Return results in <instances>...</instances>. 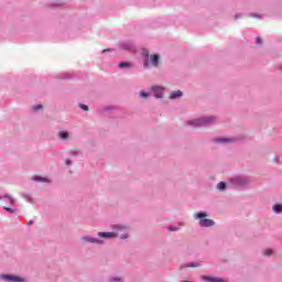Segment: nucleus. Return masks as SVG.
I'll list each match as a JSON object with an SVG mask.
<instances>
[{
  "instance_id": "nucleus-1",
  "label": "nucleus",
  "mask_w": 282,
  "mask_h": 282,
  "mask_svg": "<svg viewBox=\"0 0 282 282\" xmlns=\"http://www.w3.org/2000/svg\"><path fill=\"white\" fill-rule=\"evenodd\" d=\"M195 219H199V226L203 228H210V226H215V221L213 219H208V214L204 212H198L194 214Z\"/></svg>"
},
{
  "instance_id": "nucleus-2",
  "label": "nucleus",
  "mask_w": 282,
  "mask_h": 282,
  "mask_svg": "<svg viewBox=\"0 0 282 282\" xmlns=\"http://www.w3.org/2000/svg\"><path fill=\"white\" fill-rule=\"evenodd\" d=\"M213 122H215V118L203 117L200 119H195L193 121H189V124H192V127H204V124H213Z\"/></svg>"
},
{
  "instance_id": "nucleus-3",
  "label": "nucleus",
  "mask_w": 282,
  "mask_h": 282,
  "mask_svg": "<svg viewBox=\"0 0 282 282\" xmlns=\"http://www.w3.org/2000/svg\"><path fill=\"white\" fill-rule=\"evenodd\" d=\"M0 279L9 282H25L23 278L17 276V275H10V274H2L0 275Z\"/></svg>"
},
{
  "instance_id": "nucleus-4",
  "label": "nucleus",
  "mask_w": 282,
  "mask_h": 282,
  "mask_svg": "<svg viewBox=\"0 0 282 282\" xmlns=\"http://www.w3.org/2000/svg\"><path fill=\"white\" fill-rule=\"evenodd\" d=\"M98 237H104L106 239H113V238L118 237V234H116V232H99Z\"/></svg>"
},
{
  "instance_id": "nucleus-5",
  "label": "nucleus",
  "mask_w": 282,
  "mask_h": 282,
  "mask_svg": "<svg viewBox=\"0 0 282 282\" xmlns=\"http://www.w3.org/2000/svg\"><path fill=\"white\" fill-rule=\"evenodd\" d=\"M150 61L153 67H158V65H160V55L158 54L151 55Z\"/></svg>"
},
{
  "instance_id": "nucleus-6",
  "label": "nucleus",
  "mask_w": 282,
  "mask_h": 282,
  "mask_svg": "<svg viewBox=\"0 0 282 282\" xmlns=\"http://www.w3.org/2000/svg\"><path fill=\"white\" fill-rule=\"evenodd\" d=\"M203 281H207V282H224V280L219 279V278H215V276H206L203 275L202 276Z\"/></svg>"
},
{
  "instance_id": "nucleus-7",
  "label": "nucleus",
  "mask_w": 282,
  "mask_h": 282,
  "mask_svg": "<svg viewBox=\"0 0 282 282\" xmlns=\"http://www.w3.org/2000/svg\"><path fill=\"white\" fill-rule=\"evenodd\" d=\"M182 90H174L171 93L170 98L171 100H175V98H182Z\"/></svg>"
},
{
  "instance_id": "nucleus-8",
  "label": "nucleus",
  "mask_w": 282,
  "mask_h": 282,
  "mask_svg": "<svg viewBox=\"0 0 282 282\" xmlns=\"http://www.w3.org/2000/svg\"><path fill=\"white\" fill-rule=\"evenodd\" d=\"M202 264L199 262H188L187 264L182 265L181 268H199Z\"/></svg>"
},
{
  "instance_id": "nucleus-9",
  "label": "nucleus",
  "mask_w": 282,
  "mask_h": 282,
  "mask_svg": "<svg viewBox=\"0 0 282 282\" xmlns=\"http://www.w3.org/2000/svg\"><path fill=\"white\" fill-rule=\"evenodd\" d=\"M143 56L145 57L143 66L149 67V51H143Z\"/></svg>"
},
{
  "instance_id": "nucleus-10",
  "label": "nucleus",
  "mask_w": 282,
  "mask_h": 282,
  "mask_svg": "<svg viewBox=\"0 0 282 282\" xmlns=\"http://www.w3.org/2000/svg\"><path fill=\"white\" fill-rule=\"evenodd\" d=\"M152 91H154L156 98H161L162 97V90L160 88L153 87Z\"/></svg>"
},
{
  "instance_id": "nucleus-11",
  "label": "nucleus",
  "mask_w": 282,
  "mask_h": 282,
  "mask_svg": "<svg viewBox=\"0 0 282 282\" xmlns=\"http://www.w3.org/2000/svg\"><path fill=\"white\" fill-rule=\"evenodd\" d=\"M59 138H61L62 140H67V138H69V133L66 132V131H61V132H59Z\"/></svg>"
},
{
  "instance_id": "nucleus-12",
  "label": "nucleus",
  "mask_w": 282,
  "mask_h": 282,
  "mask_svg": "<svg viewBox=\"0 0 282 282\" xmlns=\"http://www.w3.org/2000/svg\"><path fill=\"white\" fill-rule=\"evenodd\" d=\"M273 210H274V213H281L282 212V205L281 204L274 205Z\"/></svg>"
},
{
  "instance_id": "nucleus-13",
  "label": "nucleus",
  "mask_w": 282,
  "mask_h": 282,
  "mask_svg": "<svg viewBox=\"0 0 282 282\" xmlns=\"http://www.w3.org/2000/svg\"><path fill=\"white\" fill-rule=\"evenodd\" d=\"M225 188H226V183L225 182L218 183V185H217L218 191H224Z\"/></svg>"
},
{
  "instance_id": "nucleus-14",
  "label": "nucleus",
  "mask_w": 282,
  "mask_h": 282,
  "mask_svg": "<svg viewBox=\"0 0 282 282\" xmlns=\"http://www.w3.org/2000/svg\"><path fill=\"white\" fill-rule=\"evenodd\" d=\"M119 67L122 68V67H131V64L127 63V62H121L119 63Z\"/></svg>"
},
{
  "instance_id": "nucleus-15",
  "label": "nucleus",
  "mask_w": 282,
  "mask_h": 282,
  "mask_svg": "<svg viewBox=\"0 0 282 282\" xmlns=\"http://www.w3.org/2000/svg\"><path fill=\"white\" fill-rule=\"evenodd\" d=\"M87 241H90V243H100V240L96 239V238H86Z\"/></svg>"
},
{
  "instance_id": "nucleus-16",
  "label": "nucleus",
  "mask_w": 282,
  "mask_h": 282,
  "mask_svg": "<svg viewBox=\"0 0 282 282\" xmlns=\"http://www.w3.org/2000/svg\"><path fill=\"white\" fill-rule=\"evenodd\" d=\"M34 181H35V182H50L47 178H42V177H39V176H36V177L34 178Z\"/></svg>"
},
{
  "instance_id": "nucleus-17",
  "label": "nucleus",
  "mask_w": 282,
  "mask_h": 282,
  "mask_svg": "<svg viewBox=\"0 0 282 282\" xmlns=\"http://www.w3.org/2000/svg\"><path fill=\"white\" fill-rule=\"evenodd\" d=\"M80 109H84V111H89V107L85 104L79 105Z\"/></svg>"
},
{
  "instance_id": "nucleus-18",
  "label": "nucleus",
  "mask_w": 282,
  "mask_h": 282,
  "mask_svg": "<svg viewBox=\"0 0 282 282\" xmlns=\"http://www.w3.org/2000/svg\"><path fill=\"white\" fill-rule=\"evenodd\" d=\"M113 228H117L118 230H127V227L120 225H115Z\"/></svg>"
},
{
  "instance_id": "nucleus-19",
  "label": "nucleus",
  "mask_w": 282,
  "mask_h": 282,
  "mask_svg": "<svg viewBox=\"0 0 282 282\" xmlns=\"http://www.w3.org/2000/svg\"><path fill=\"white\" fill-rule=\"evenodd\" d=\"M216 142H232L231 139H217Z\"/></svg>"
},
{
  "instance_id": "nucleus-20",
  "label": "nucleus",
  "mask_w": 282,
  "mask_h": 282,
  "mask_svg": "<svg viewBox=\"0 0 282 282\" xmlns=\"http://www.w3.org/2000/svg\"><path fill=\"white\" fill-rule=\"evenodd\" d=\"M39 109H43V105L33 106V111H39Z\"/></svg>"
},
{
  "instance_id": "nucleus-21",
  "label": "nucleus",
  "mask_w": 282,
  "mask_h": 282,
  "mask_svg": "<svg viewBox=\"0 0 282 282\" xmlns=\"http://www.w3.org/2000/svg\"><path fill=\"white\" fill-rule=\"evenodd\" d=\"M4 197H7V199H9L10 204H14V198H12V196L4 195Z\"/></svg>"
},
{
  "instance_id": "nucleus-22",
  "label": "nucleus",
  "mask_w": 282,
  "mask_h": 282,
  "mask_svg": "<svg viewBox=\"0 0 282 282\" xmlns=\"http://www.w3.org/2000/svg\"><path fill=\"white\" fill-rule=\"evenodd\" d=\"M264 254H265V257H270V254H272V249H267L264 251Z\"/></svg>"
},
{
  "instance_id": "nucleus-23",
  "label": "nucleus",
  "mask_w": 282,
  "mask_h": 282,
  "mask_svg": "<svg viewBox=\"0 0 282 282\" xmlns=\"http://www.w3.org/2000/svg\"><path fill=\"white\" fill-rule=\"evenodd\" d=\"M141 98H149V94L141 91L140 93Z\"/></svg>"
},
{
  "instance_id": "nucleus-24",
  "label": "nucleus",
  "mask_w": 282,
  "mask_h": 282,
  "mask_svg": "<svg viewBox=\"0 0 282 282\" xmlns=\"http://www.w3.org/2000/svg\"><path fill=\"white\" fill-rule=\"evenodd\" d=\"M256 43H257L258 45H261V37H257Z\"/></svg>"
},
{
  "instance_id": "nucleus-25",
  "label": "nucleus",
  "mask_w": 282,
  "mask_h": 282,
  "mask_svg": "<svg viewBox=\"0 0 282 282\" xmlns=\"http://www.w3.org/2000/svg\"><path fill=\"white\" fill-rule=\"evenodd\" d=\"M4 209H7L8 213H14V209L12 208L4 207Z\"/></svg>"
},
{
  "instance_id": "nucleus-26",
  "label": "nucleus",
  "mask_w": 282,
  "mask_h": 282,
  "mask_svg": "<svg viewBox=\"0 0 282 282\" xmlns=\"http://www.w3.org/2000/svg\"><path fill=\"white\" fill-rule=\"evenodd\" d=\"M170 230H172V232H175V230H177V227H170Z\"/></svg>"
},
{
  "instance_id": "nucleus-27",
  "label": "nucleus",
  "mask_w": 282,
  "mask_h": 282,
  "mask_svg": "<svg viewBox=\"0 0 282 282\" xmlns=\"http://www.w3.org/2000/svg\"><path fill=\"white\" fill-rule=\"evenodd\" d=\"M129 236L127 234L121 236V239H127Z\"/></svg>"
},
{
  "instance_id": "nucleus-28",
  "label": "nucleus",
  "mask_w": 282,
  "mask_h": 282,
  "mask_svg": "<svg viewBox=\"0 0 282 282\" xmlns=\"http://www.w3.org/2000/svg\"><path fill=\"white\" fill-rule=\"evenodd\" d=\"M66 164L67 165L72 164V161L70 160H66Z\"/></svg>"
},
{
  "instance_id": "nucleus-29",
  "label": "nucleus",
  "mask_w": 282,
  "mask_h": 282,
  "mask_svg": "<svg viewBox=\"0 0 282 282\" xmlns=\"http://www.w3.org/2000/svg\"><path fill=\"white\" fill-rule=\"evenodd\" d=\"M102 52H104V53H105V52H111V50H110V48H108V50H104Z\"/></svg>"
},
{
  "instance_id": "nucleus-30",
  "label": "nucleus",
  "mask_w": 282,
  "mask_h": 282,
  "mask_svg": "<svg viewBox=\"0 0 282 282\" xmlns=\"http://www.w3.org/2000/svg\"><path fill=\"white\" fill-rule=\"evenodd\" d=\"M29 224H30V225H32V224H33V221H32V220H30V221H29Z\"/></svg>"
}]
</instances>
